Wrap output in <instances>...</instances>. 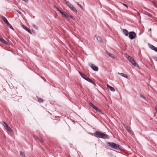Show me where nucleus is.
Returning a JSON list of instances; mask_svg holds the SVG:
<instances>
[{
	"instance_id": "1",
	"label": "nucleus",
	"mask_w": 157,
	"mask_h": 157,
	"mask_svg": "<svg viewBox=\"0 0 157 157\" xmlns=\"http://www.w3.org/2000/svg\"><path fill=\"white\" fill-rule=\"evenodd\" d=\"M107 145L109 147L118 150L121 149L120 146L115 143L108 142L107 143Z\"/></svg>"
},
{
	"instance_id": "2",
	"label": "nucleus",
	"mask_w": 157,
	"mask_h": 157,
	"mask_svg": "<svg viewBox=\"0 0 157 157\" xmlns=\"http://www.w3.org/2000/svg\"><path fill=\"white\" fill-rule=\"evenodd\" d=\"M125 56L128 60L135 67H138L139 66L135 62L134 59L132 57L128 55L127 54H126Z\"/></svg>"
},
{
	"instance_id": "3",
	"label": "nucleus",
	"mask_w": 157,
	"mask_h": 157,
	"mask_svg": "<svg viewBox=\"0 0 157 157\" xmlns=\"http://www.w3.org/2000/svg\"><path fill=\"white\" fill-rule=\"evenodd\" d=\"M66 4L67 6L75 12L77 13V11L75 7L68 2H66Z\"/></svg>"
},
{
	"instance_id": "4",
	"label": "nucleus",
	"mask_w": 157,
	"mask_h": 157,
	"mask_svg": "<svg viewBox=\"0 0 157 157\" xmlns=\"http://www.w3.org/2000/svg\"><path fill=\"white\" fill-rule=\"evenodd\" d=\"M128 35L130 39L131 40H133L135 37L136 34L134 32L132 31L129 33Z\"/></svg>"
},
{
	"instance_id": "5",
	"label": "nucleus",
	"mask_w": 157,
	"mask_h": 157,
	"mask_svg": "<svg viewBox=\"0 0 157 157\" xmlns=\"http://www.w3.org/2000/svg\"><path fill=\"white\" fill-rule=\"evenodd\" d=\"M102 133L99 131H96L94 133V136L96 137H98L101 138L102 135Z\"/></svg>"
},
{
	"instance_id": "6",
	"label": "nucleus",
	"mask_w": 157,
	"mask_h": 157,
	"mask_svg": "<svg viewBox=\"0 0 157 157\" xmlns=\"http://www.w3.org/2000/svg\"><path fill=\"white\" fill-rule=\"evenodd\" d=\"M90 67L92 68V69L96 71H97L98 70V68L94 64H90Z\"/></svg>"
},
{
	"instance_id": "7",
	"label": "nucleus",
	"mask_w": 157,
	"mask_h": 157,
	"mask_svg": "<svg viewBox=\"0 0 157 157\" xmlns=\"http://www.w3.org/2000/svg\"><path fill=\"white\" fill-rule=\"evenodd\" d=\"M109 136L107 134L102 133V135L101 136V138H103L104 139H109Z\"/></svg>"
},
{
	"instance_id": "8",
	"label": "nucleus",
	"mask_w": 157,
	"mask_h": 157,
	"mask_svg": "<svg viewBox=\"0 0 157 157\" xmlns=\"http://www.w3.org/2000/svg\"><path fill=\"white\" fill-rule=\"evenodd\" d=\"M122 32L125 36H128L129 34V33L127 30L125 29H122Z\"/></svg>"
},
{
	"instance_id": "9",
	"label": "nucleus",
	"mask_w": 157,
	"mask_h": 157,
	"mask_svg": "<svg viewBox=\"0 0 157 157\" xmlns=\"http://www.w3.org/2000/svg\"><path fill=\"white\" fill-rule=\"evenodd\" d=\"M22 27H23V28H24L27 31H28L29 33H30L31 34H32V33L31 30H30V29H29V28H28L27 27L23 25Z\"/></svg>"
},
{
	"instance_id": "10",
	"label": "nucleus",
	"mask_w": 157,
	"mask_h": 157,
	"mask_svg": "<svg viewBox=\"0 0 157 157\" xmlns=\"http://www.w3.org/2000/svg\"><path fill=\"white\" fill-rule=\"evenodd\" d=\"M33 137L37 141L41 143L43 142L42 140L40 138L36 137L35 136H33Z\"/></svg>"
},
{
	"instance_id": "11",
	"label": "nucleus",
	"mask_w": 157,
	"mask_h": 157,
	"mask_svg": "<svg viewBox=\"0 0 157 157\" xmlns=\"http://www.w3.org/2000/svg\"><path fill=\"white\" fill-rule=\"evenodd\" d=\"M79 73H80L82 77L85 80H86L87 78H88V77L86 75H85V74H82L80 72H79Z\"/></svg>"
},
{
	"instance_id": "12",
	"label": "nucleus",
	"mask_w": 157,
	"mask_h": 157,
	"mask_svg": "<svg viewBox=\"0 0 157 157\" xmlns=\"http://www.w3.org/2000/svg\"><path fill=\"white\" fill-rule=\"evenodd\" d=\"M107 88L109 89L111 91H113V92H114L115 91V89L113 87H112L111 86H109V85H107Z\"/></svg>"
},
{
	"instance_id": "13",
	"label": "nucleus",
	"mask_w": 157,
	"mask_h": 157,
	"mask_svg": "<svg viewBox=\"0 0 157 157\" xmlns=\"http://www.w3.org/2000/svg\"><path fill=\"white\" fill-rule=\"evenodd\" d=\"M86 80L87 81L90 82V83L93 84L95 86H96V84L94 82H93L90 78L88 77L87 78V79H86Z\"/></svg>"
},
{
	"instance_id": "14",
	"label": "nucleus",
	"mask_w": 157,
	"mask_h": 157,
	"mask_svg": "<svg viewBox=\"0 0 157 157\" xmlns=\"http://www.w3.org/2000/svg\"><path fill=\"white\" fill-rule=\"evenodd\" d=\"M60 13H61L62 16L63 17H64L66 18H68L69 17V15L67 14H65L62 11V12H60Z\"/></svg>"
},
{
	"instance_id": "15",
	"label": "nucleus",
	"mask_w": 157,
	"mask_h": 157,
	"mask_svg": "<svg viewBox=\"0 0 157 157\" xmlns=\"http://www.w3.org/2000/svg\"><path fill=\"white\" fill-rule=\"evenodd\" d=\"M1 17L3 19L4 22L6 24L9 22L5 17L3 16H1Z\"/></svg>"
},
{
	"instance_id": "16",
	"label": "nucleus",
	"mask_w": 157,
	"mask_h": 157,
	"mask_svg": "<svg viewBox=\"0 0 157 157\" xmlns=\"http://www.w3.org/2000/svg\"><path fill=\"white\" fill-rule=\"evenodd\" d=\"M0 41L6 44H7V42L2 37H0Z\"/></svg>"
},
{
	"instance_id": "17",
	"label": "nucleus",
	"mask_w": 157,
	"mask_h": 157,
	"mask_svg": "<svg viewBox=\"0 0 157 157\" xmlns=\"http://www.w3.org/2000/svg\"><path fill=\"white\" fill-rule=\"evenodd\" d=\"M5 129L10 132H13L12 130L8 125V126H7L6 128H5Z\"/></svg>"
},
{
	"instance_id": "18",
	"label": "nucleus",
	"mask_w": 157,
	"mask_h": 157,
	"mask_svg": "<svg viewBox=\"0 0 157 157\" xmlns=\"http://www.w3.org/2000/svg\"><path fill=\"white\" fill-rule=\"evenodd\" d=\"M118 74L120 75L121 76L124 77V78H128V76H127V75H125L123 73H118Z\"/></svg>"
},
{
	"instance_id": "19",
	"label": "nucleus",
	"mask_w": 157,
	"mask_h": 157,
	"mask_svg": "<svg viewBox=\"0 0 157 157\" xmlns=\"http://www.w3.org/2000/svg\"><path fill=\"white\" fill-rule=\"evenodd\" d=\"M7 25V26L9 27V28L12 29H13V28L11 25L8 22V23L6 24Z\"/></svg>"
},
{
	"instance_id": "20",
	"label": "nucleus",
	"mask_w": 157,
	"mask_h": 157,
	"mask_svg": "<svg viewBox=\"0 0 157 157\" xmlns=\"http://www.w3.org/2000/svg\"><path fill=\"white\" fill-rule=\"evenodd\" d=\"M149 47L150 48H151L152 50H154L155 47V46H153L151 44H150L149 45Z\"/></svg>"
},
{
	"instance_id": "21",
	"label": "nucleus",
	"mask_w": 157,
	"mask_h": 157,
	"mask_svg": "<svg viewBox=\"0 0 157 157\" xmlns=\"http://www.w3.org/2000/svg\"><path fill=\"white\" fill-rule=\"evenodd\" d=\"M95 37H96L97 40L99 42H101L102 41L100 37L98 36H95Z\"/></svg>"
},
{
	"instance_id": "22",
	"label": "nucleus",
	"mask_w": 157,
	"mask_h": 157,
	"mask_svg": "<svg viewBox=\"0 0 157 157\" xmlns=\"http://www.w3.org/2000/svg\"><path fill=\"white\" fill-rule=\"evenodd\" d=\"M124 126L128 131H129V130H130V132H132V131L130 130V129L129 128V127L128 126L124 125Z\"/></svg>"
},
{
	"instance_id": "23",
	"label": "nucleus",
	"mask_w": 157,
	"mask_h": 157,
	"mask_svg": "<svg viewBox=\"0 0 157 157\" xmlns=\"http://www.w3.org/2000/svg\"><path fill=\"white\" fill-rule=\"evenodd\" d=\"M139 96L140 98H143V99H145L146 98L143 95L141 94H139Z\"/></svg>"
},
{
	"instance_id": "24",
	"label": "nucleus",
	"mask_w": 157,
	"mask_h": 157,
	"mask_svg": "<svg viewBox=\"0 0 157 157\" xmlns=\"http://www.w3.org/2000/svg\"><path fill=\"white\" fill-rule=\"evenodd\" d=\"M2 124L4 126V128H5L7 127V126H8V125L5 122H2Z\"/></svg>"
},
{
	"instance_id": "25",
	"label": "nucleus",
	"mask_w": 157,
	"mask_h": 157,
	"mask_svg": "<svg viewBox=\"0 0 157 157\" xmlns=\"http://www.w3.org/2000/svg\"><path fill=\"white\" fill-rule=\"evenodd\" d=\"M38 101L39 103L43 102L44 101L42 99L40 98H38Z\"/></svg>"
},
{
	"instance_id": "26",
	"label": "nucleus",
	"mask_w": 157,
	"mask_h": 157,
	"mask_svg": "<svg viewBox=\"0 0 157 157\" xmlns=\"http://www.w3.org/2000/svg\"><path fill=\"white\" fill-rule=\"evenodd\" d=\"M20 155L22 157H25V154L22 151H20Z\"/></svg>"
},
{
	"instance_id": "27",
	"label": "nucleus",
	"mask_w": 157,
	"mask_h": 157,
	"mask_svg": "<svg viewBox=\"0 0 157 157\" xmlns=\"http://www.w3.org/2000/svg\"><path fill=\"white\" fill-rule=\"evenodd\" d=\"M89 104L93 108L95 106V105L92 102H89Z\"/></svg>"
},
{
	"instance_id": "28",
	"label": "nucleus",
	"mask_w": 157,
	"mask_h": 157,
	"mask_svg": "<svg viewBox=\"0 0 157 157\" xmlns=\"http://www.w3.org/2000/svg\"><path fill=\"white\" fill-rule=\"evenodd\" d=\"M93 108L95 109L97 112H99L100 111V109L95 106Z\"/></svg>"
},
{
	"instance_id": "29",
	"label": "nucleus",
	"mask_w": 157,
	"mask_h": 157,
	"mask_svg": "<svg viewBox=\"0 0 157 157\" xmlns=\"http://www.w3.org/2000/svg\"><path fill=\"white\" fill-rule=\"evenodd\" d=\"M112 59H114L115 58V56L114 55L111 54L109 56Z\"/></svg>"
},
{
	"instance_id": "30",
	"label": "nucleus",
	"mask_w": 157,
	"mask_h": 157,
	"mask_svg": "<svg viewBox=\"0 0 157 157\" xmlns=\"http://www.w3.org/2000/svg\"><path fill=\"white\" fill-rule=\"evenodd\" d=\"M78 6L79 7H80L81 8V9L82 10H83L82 6L81 4H79V3H78Z\"/></svg>"
},
{
	"instance_id": "31",
	"label": "nucleus",
	"mask_w": 157,
	"mask_h": 157,
	"mask_svg": "<svg viewBox=\"0 0 157 157\" xmlns=\"http://www.w3.org/2000/svg\"><path fill=\"white\" fill-rule=\"evenodd\" d=\"M33 26L36 29H38V27H37V26L36 25H33Z\"/></svg>"
},
{
	"instance_id": "32",
	"label": "nucleus",
	"mask_w": 157,
	"mask_h": 157,
	"mask_svg": "<svg viewBox=\"0 0 157 157\" xmlns=\"http://www.w3.org/2000/svg\"><path fill=\"white\" fill-rule=\"evenodd\" d=\"M106 53L107 54V55H108L109 56L111 54L110 53L108 52L107 51H106Z\"/></svg>"
},
{
	"instance_id": "33",
	"label": "nucleus",
	"mask_w": 157,
	"mask_h": 157,
	"mask_svg": "<svg viewBox=\"0 0 157 157\" xmlns=\"http://www.w3.org/2000/svg\"><path fill=\"white\" fill-rule=\"evenodd\" d=\"M153 59L157 61V57H153Z\"/></svg>"
},
{
	"instance_id": "34",
	"label": "nucleus",
	"mask_w": 157,
	"mask_h": 157,
	"mask_svg": "<svg viewBox=\"0 0 157 157\" xmlns=\"http://www.w3.org/2000/svg\"><path fill=\"white\" fill-rule=\"evenodd\" d=\"M69 17H71L72 19H74V17L72 16H69Z\"/></svg>"
},
{
	"instance_id": "35",
	"label": "nucleus",
	"mask_w": 157,
	"mask_h": 157,
	"mask_svg": "<svg viewBox=\"0 0 157 157\" xmlns=\"http://www.w3.org/2000/svg\"><path fill=\"white\" fill-rule=\"evenodd\" d=\"M128 132H129L131 134H132L133 135V132H132H132H130V131L129 130V131H128Z\"/></svg>"
},
{
	"instance_id": "36",
	"label": "nucleus",
	"mask_w": 157,
	"mask_h": 157,
	"mask_svg": "<svg viewBox=\"0 0 157 157\" xmlns=\"http://www.w3.org/2000/svg\"><path fill=\"white\" fill-rule=\"evenodd\" d=\"M17 11L18 12V13H19L20 14H21V12L20 11L18 10Z\"/></svg>"
},
{
	"instance_id": "37",
	"label": "nucleus",
	"mask_w": 157,
	"mask_h": 157,
	"mask_svg": "<svg viewBox=\"0 0 157 157\" xmlns=\"http://www.w3.org/2000/svg\"><path fill=\"white\" fill-rule=\"evenodd\" d=\"M55 8L56 9V10L58 11V10H59V9L57 7H56Z\"/></svg>"
},
{
	"instance_id": "38",
	"label": "nucleus",
	"mask_w": 157,
	"mask_h": 157,
	"mask_svg": "<svg viewBox=\"0 0 157 157\" xmlns=\"http://www.w3.org/2000/svg\"><path fill=\"white\" fill-rule=\"evenodd\" d=\"M154 51L155 52H157V48H155Z\"/></svg>"
},
{
	"instance_id": "39",
	"label": "nucleus",
	"mask_w": 157,
	"mask_h": 157,
	"mask_svg": "<svg viewBox=\"0 0 157 157\" xmlns=\"http://www.w3.org/2000/svg\"><path fill=\"white\" fill-rule=\"evenodd\" d=\"M123 5L124 6H126L127 8H128V7H127V5L124 4Z\"/></svg>"
},
{
	"instance_id": "40",
	"label": "nucleus",
	"mask_w": 157,
	"mask_h": 157,
	"mask_svg": "<svg viewBox=\"0 0 157 157\" xmlns=\"http://www.w3.org/2000/svg\"><path fill=\"white\" fill-rule=\"evenodd\" d=\"M58 11L59 12H60H60H62V11H61V10H58Z\"/></svg>"
},
{
	"instance_id": "41",
	"label": "nucleus",
	"mask_w": 157,
	"mask_h": 157,
	"mask_svg": "<svg viewBox=\"0 0 157 157\" xmlns=\"http://www.w3.org/2000/svg\"><path fill=\"white\" fill-rule=\"evenodd\" d=\"M58 11L59 12H60H60H62V11H61V10H58Z\"/></svg>"
},
{
	"instance_id": "42",
	"label": "nucleus",
	"mask_w": 157,
	"mask_h": 157,
	"mask_svg": "<svg viewBox=\"0 0 157 157\" xmlns=\"http://www.w3.org/2000/svg\"><path fill=\"white\" fill-rule=\"evenodd\" d=\"M151 29H149V31H151Z\"/></svg>"
},
{
	"instance_id": "43",
	"label": "nucleus",
	"mask_w": 157,
	"mask_h": 157,
	"mask_svg": "<svg viewBox=\"0 0 157 157\" xmlns=\"http://www.w3.org/2000/svg\"><path fill=\"white\" fill-rule=\"evenodd\" d=\"M156 109H157V106L156 107Z\"/></svg>"
}]
</instances>
